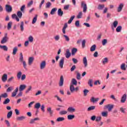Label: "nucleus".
<instances>
[{"instance_id": "obj_1", "label": "nucleus", "mask_w": 127, "mask_h": 127, "mask_svg": "<svg viewBox=\"0 0 127 127\" xmlns=\"http://www.w3.org/2000/svg\"><path fill=\"white\" fill-rule=\"evenodd\" d=\"M69 90L71 93H74V92H78L79 91V87H76L75 88V86L73 85H70L69 87Z\"/></svg>"}, {"instance_id": "obj_2", "label": "nucleus", "mask_w": 127, "mask_h": 127, "mask_svg": "<svg viewBox=\"0 0 127 127\" xmlns=\"http://www.w3.org/2000/svg\"><path fill=\"white\" fill-rule=\"evenodd\" d=\"M45 67H46V61H43L40 64V70H43L45 69Z\"/></svg>"}, {"instance_id": "obj_3", "label": "nucleus", "mask_w": 127, "mask_h": 127, "mask_svg": "<svg viewBox=\"0 0 127 127\" xmlns=\"http://www.w3.org/2000/svg\"><path fill=\"white\" fill-rule=\"evenodd\" d=\"M81 7H83V12H87V4H86V2H85V1H81Z\"/></svg>"}, {"instance_id": "obj_4", "label": "nucleus", "mask_w": 127, "mask_h": 127, "mask_svg": "<svg viewBox=\"0 0 127 127\" xmlns=\"http://www.w3.org/2000/svg\"><path fill=\"white\" fill-rule=\"evenodd\" d=\"M126 101H127V93H125L123 95L120 102L122 104H125V103H126Z\"/></svg>"}, {"instance_id": "obj_5", "label": "nucleus", "mask_w": 127, "mask_h": 127, "mask_svg": "<svg viewBox=\"0 0 127 127\" xmlns=\"http://www.w3.org/2000/svg\"><path fill=\"white\" fill-rule=\"evenodd\" d=\"M5 10L7 12H11L12 11V7L10 5H5Z\"/></svg>"}, {"instance_id": "obj_6", "label": "nucleus", "mask_w": 127, "mask_h": 127, "mask_svg": "<svg viewBox=\"0 0 127 127\" xmlns=\"http://www.w3.org/2000/svg\"><path fill=\"white\" fill-rule=\"evenodd\" d=\"M1 81L3 83H5L7 81V74L4 73L1 77Z\"/></svg>"}, {"instance_id": "obj_7", "label": "nucleus", "mask_w": 127, "mask_h": 127, "mask_svg": "<svg viewBox=\"0 0 127 127\" xmlns=\"http://www.w3.org/2000/svg\"><path fill=\"white\" fill-rule=\"evenodd\" d=\"M114 105L113 104H108L105 106L106 109H108V112H111L112 110L114 109Z\"/></svg>"}, {"instance_id": "obj_8", "label": "nucleus", "mask_w": 127, "mask_h": 127, "mask_svg": "<svg viewBox=\"0 0 127 127\" xmlns=\"http://www.w3.org/2000/svg\"><path fill=\"white\" fill-rule=\"evenodd\" d=\"M64 84V78L63 77V75L61 76L60 80L59 83L60 87L63 86V85Z\"/></svg>"}, {"instance_id": "obj_9", "label": "nucleus", "mask_w": 127, "mask_h": 127, "mask_svg": "<svg viewBox=\"0 0 127 127\" xmlns=\"http://www.w3.org/2000/svg\"><path fill=\"white\" fill-rule=\"evenodd\" d=\"M47 111L48 114H49V115L50 116V117H52V116H53V113H54V111L52 110V109L51 108V107H48L47 109Z\"/></svg>"}, {"instance_id": "obj_10", "label": "nucleus", "mask_w": 127, "mask_h": 127, "mask_svg": "<svg viewBox=\"0 0 127 127\" xmlns=\"http://www.w3.org/2000/svg\"><path fill=\"white\" fill-rule=\"evenodd\" d=\"M64 55L65 56V58L67 59L70 58L71 56V53L70 52V50L69 49H66Z\"/></svg>"}, {"instance_id": "obj_11", "label": "nucleus", "mask_w": 127, "mask_h": 127, "mask_svg": "<svg viewBox=\"0 0 127 127\" xmlns=\"http://www.w3.org/2000/svg\"><path fill=\"white\" fill-rule=\"evenodd\" d=\"M64 57H62L60 61L59 66L62 69L63 68V65H64Z\"/></svg>"}, {"instance_id": "obj_12", "label": "nucleus", "mask_w": 127, "mask_h": 127, "mask_svg": "<svg viewBox=\"0 0 127 127\" xmlns=\"http://www.w3.org/2000/svg\"><path fill=\"white\" fill-rule=\"evenodd\" d=\"M83 64L85 67L88 66V60H87V57H84L83 58Z\"/></svg>"}, {"instance_id": "obj_13", "label": "nucleus", "mask_w": 127, "mask_h": 127, "mask_svg": "<svg viewBox=\"0 0 127 127\" xmlns=\"http://www.w3.org/2000/svg\"><path fill=\"white\" fill-rule=\"evenodd\" d=\"M68 113H75L76 109L73 107H69L67 108Z\"/></svg>"}, {"instance_id": "obj_14", "label": "nucleus", "mask_w": 127, "mask_h": 127, "mask_svg": "<svg viewBox=\"0 0 127 127\" xmlns=\"http://www.w3.org/2000/svg\"><path fill=\"white\" fill-rule=\"evenodd\" d=\"M33 61H34V57H30L28 59V65L30 66L33 63Z\"/></svg>"}, {"instance_id": "obj_15", "label": "nucleus", "mask_w": 127, "mask_h": 127, "mask_svg": "<svg viewBox=\"0 0 127 127\" xmlns=\"http://www.w3.org/2000/svg\"><path fill=\"white\" fill-rule=\"evenodd\" d=\"M17 92H18V87H17L15 89L12 93L11 97H14L16 96V94H17Z\"/></svg>"}, {"instance_id": "obj_16", "label": "nucleus", "mask_w": 127, "mask_h": 127, "mask_svg": "<svg viewBox=\"0 0 127 127\" xmlns=\"http://www.w3.org/2000/svg\"><path fill=\"white\" fill-rule=\"evenodd\" d=\"M123 7H124V4L120 3L117 9L118 12H121V11L123 10Z\"/></svg>"}, {"instance_id": "obj_17", "label": "nucleus", "mask_w": 127, "mask_h": 127, "mask_svg": "<svg viewBox=\"0 0 127 127\" xmlns=\"http://www.w3.org/2000/svg\"><path fill=\"white\" fill-rule=\"evenodd\" d=\"M11 17L12 19H16V21H19V18H18L16 14H12Z\"/></svg>"}, {"instance_id": "obj_18", "label": "nucleus", "mask_w": 127, "mask_h": 127, "mask_svg": "<svg viewBox=\"0 0 127 127\" xmlns=\"http://www.w3.org/2000/svg\"><path fill=\"white\" fill-rule=\"evenodd\" d=\"M25 88H26V85H25L24 84L20 85L19 87V91L22 92V91H23V90L25 89Z\"/></svg>"}, {"instance_id": "obj_19", "label": "nucleus", "mask_w": 127, "mask_h": 127, "mask_svg": "<svg viewBox=\"0 0 127 127\" xmlns=\"http://www.w3.org/2000/svg\"><path fill=\"white\" fill-rule=\"evenodd\" d=\"M127 108H124L123 107H121L120 108V111L121 112V113H122V114H126V111Z\"/></svg>"}, {"instance_id": "obj_20", "label": "nucleus", "mask_w": 127, "mask_h": 127, "mask_svg": "<svg viewBox=\"0 0 127 127\" xmlns=\"http://www.w3.org/2000/svg\"><path fill=\"white\" fill-rule=\"evenodd\" d=\"M12 25V22L11 21H9L8 23H7V29L8 30H9L11 29V26Z\"/></svg>"}, {"instance_id": "obj_21", "label": "nucleus", "mask_w": 127, "mask_h": 127, "mask_svg": "<svg viewBox=\"0 0 127 127\" xmlns=\"http://www.w3.org/2000/svg\"><path fill=\"white\" fill-rule=\"evenodd\" d=\"M0 49H2L4 51H7L8 48L5 45L1 46L0 45Z\"/></svg>"}, {"instance_id": "obj_22", "label": "nucleus", "mask_w": 127, "mask_h": 127, "mask_svg": "<svg viewBox=\"0 0 127 127\" xmlns=\"http://www.w3.org/2000/svg\"><path fill=\"white\" fill-rule=\"evenodd\" d=\"M99 100V98H95V97H92L91 99H90V101L91 102H92V103H96V102H98Z\"/></svg>"}, {"instance_id": "obj_23", "label": "nucleus", "mask_w": 127, "mask_h": 127, "mask_svg": "<svg viewBox=\"0 0 127 127\" xmlns=\"http://www.w3.org/2000/svg\"><path fill=\"white\" fill-rule=\"evenodd\" d=\"M105 7V4H99L98 6V9H99V10H103V9H104Z\"/></svg>"}, {"instance_id": "obj_24", "label": "nucleus", "mask_w": 127, "mask_h": 127, "mask_svg": "<svg viewBox=\"0 0 127 127\" xmlns=\"http://www.w3.org/2000/svg\"><path fill=\"white\" fill-rule=\"evenodd\" d=\"M63 11H62V10L61 9V8H60L58 9V15L59 16H63Z\"/></svg>"}, {"instance_id": "obj_25", "label": "nucleus", "mask_w": 127, "mask_h": 127, "mask_svg": "<svg viewBox=\"0 0 127 127\" xmlns=\"http://www.w3.org/2000/svg\"><path fill=\"white\" fill-rule=\"evenodd\" d=\"M7 40H8V38L3 37L1 41V44H4V43H6Z\"/></svg>"}, {"instance_id": "obj_26", "label": "nucleus", "mask_w": 127, "mask_h": 127, "mask_svg": "<svg viewBox=\"0 0 127 127\" xmlns=\"http://www.w3.org/2000/svg\"><path fill=\"white\" fill-rule=\"evenodd\" d=\"M96 109V106H91L88 108L87 112H90V111H94Z\"/></svg>"}, {"instance_id": "obj_27", "label": "nucleus", "mask_w": 127, "mask_h": 127, "mask_svg": "<svg viewBox=\"0 0 127 127\" xmlns=\"http://www.w3.org/2000/svg\"><path fill=\"white\" fill-rule=\"evenodd\" d=\"M24 22L23 21L21 22L20 27L21 29V31H23L24 30Z\"/></svg>"}, {"instance_id": "obj_28", "label": "nucleus", "mask_w": 127, "mask_h": 127, "mask_svg": "<svg viewBox=\"0 0 127 127\" xmlns=\"http://www.w3.org/2000/svg\"><path fill=\"white\" fill-rule=\"evenodd\" d=\"M70 85H73V86H77V80L75 78H73L71 80V84Z\"/></svg>"}, {"instance_id": "obj_29", "label": "nucleus", "mask_w": 127, "mask_h": 127, "mask_svg": "<svg viewBox=\"0 0 127 127\" xmlns=\"http://www.w3.org/2000/svg\"><path fill=\"white\" fill-rule=\"evenodd\" d=\"M64 121H65V118L64 117H59L57 119L56 122H63Z\"/></svg>"}, {"instance_id": "obj_30", "label": "nucleus", "mask_w": 127, "mask_h": 127, "mask_svg": "<svg viewBox=\"0 0 127 127\" xmlns=\"http://www.w3.org/2000/svg\"><path fill=\"white\" fill-rule=\"evenodd\" d=\"M96 48H97V46L96 45H93L90 47V51L91 52H93L96 50Z\"/></svg>"}, {"instance_id": "obj_31", "label": "nucleus", "mask_w": 127, "mask_h": 127, "mask_svg": "<svg viewBox=\"0 0 127 127\" xmlns=\"http://www.w3.org/2000/svg\"><path fill=\"white\" fill-rule=\"evenodd\" d=\"M75 18V15L71 16L69 19V20L68 21L67 23L68 24H71L72 23V21H73V20Z\"/></svg>"}, {"instance_id": "obj_32", "label": "nucleus", "mask_w": 127, "mask_h": 127, "mask_svg": "<svg viewBox=\"0 0 127 127\" xmlns=\"http://www.w3.org/2000/svg\"><path fill=\"white\" fill-rule=\"evenodd\" d=\"M121 69L124 71H126L127 70V68H126V64L123 63L121 64Z\"/></svg>"}, {"instance_id": "obj_33", "label": "nucleus", "mask_w": 127, "mask_h": 127, "mask_svg": "<svg viewBox=\"0 0 127 127\" xmlns=\"http://www.w3.org/2000/svg\"><path fill=\"white\" fill-rule=\"evenodd\" d=\"M22 75V72L21 71H19L17 73V78L18 80H19L21 78V75Z\"/></svg>"}, {"instance_id": "obj_34", "label": "nucleus", "mask_w": 127, "mask_h": 127, "mask_svg": "<svg viewBox=\"0 0 127 127\" xmlns=\"http://www.w3.org/2000/svg\"><path fill=\"white\" fill-rule=\"evenodd\" d=\"M63 36L64 38L65 41L67 42H69L70 41V38H69L68 36L66 35H63Z\"/></svg>"}, {"instance_id": "obj_35", "label": "nucleus", "mask_w": 127, "mask_h": 127, "mask_svg": "<svg viewBox=\"0 0 127 127\" xmlns=\"http://www.w3.org/2000/svg\"><path fill=\"white\" fill-rule=\"evenodd\" d=\"M75 118V115H68L67 116V120H73V119Z\"/></svg>"}, {"instance_id": "obj_36", "label": "nucleus", "mask_w": 127, "mask_h": 127, "mask_svg": "<svg viewBox=\"0 0 127 127\" xmlns=\"http://www.w3.org/2000/svg\"><path fill=\"white\" fill-rule=\"evenodd\" d=\"M9 102H10V100H9L8 98H6L5 99V100L3 102V105H7V104L9 103Z\"/></svg>"}, {"instance_id": "obj_37", "label": "nucleus", "mask_w": 127, "mask_h": 127, "mask_svg": "<svg viewBox=\"0 0 127 127\" xmlns=\"http://www.w3.org/2000/svg\"><path fill=\"white\" fill-rule=\"evenodd\" d=\"M52 5V3L51 2L48 1L46 4V8H50V6Z\"/></svg>"}, {"instance_id": "obj_38", "label": "nucleus", "mask_w": 127, "mask_h": 127, "mask_svg": "<svg viewBox=\"0 0 127 127\" xmlns=\"http://www.w3.org/2000/svg\"><path fill=\"white\" fill-rule=\"evenodd\" d=\"M12 116V111H10L7 114V119H10V118H11Z\"/></svg>"}, {"instance_id": "obj_39", "label": "nucleus", "mask_w": 127, "mask_h": 127, "mask_svg": "<svg viewBox=\"0 0 127 127\" xmlns=\"http://www.w3.org/2000/svg\"><path fill=\"white\" fill-rule=\"evenodd\" d=\"M82 16H83V12H82V11H80L78 13L76 17L78 19H80V18H82Z\"/></svg>"}, {"instance_id": "obj_40", "label": "nucleus", "mask_w": 127, "mask_h": 127, "mask_svg": "<svg viewBox=\"0 0 127 127\" xmlns=\"http://www.w3.org/2000/svg\"><path fill=\"white\" fill-rule=\"evenodd\" d=\"M16 52H17V47H15L13 49L12 55H15L16 54Z\"/></svg>"}, {"instance_id": "obj_41", "label": "nucleus", "mask_w": 127, "mask_h": 127, "mask_svg": "<svg viewBox=\"0 0 127 127\" xmlns=\"http://www.w3.org/2000/svg\"><path fill=\"white\" fill-rule=\"evenodd\" d=\"M17 16L19 17V18H21V17H22V12H21V11H18L17 12Z\"/></svg>"}, {"instance_id": "obj_42", "label": "nucleus", "mask_w": 127, "mask_h": 127, "mask_svg": "<svg viewBox=\"0 0 127 127\" xmlns=\"http://www.w3.org/2000/svg\"><path fill=\"white\" fill-rule=\"evenodd\" d=\"M109 60L107 58H105L103 60H102V63L103 65H105V64H107V63L108 62Z\"/></svg>"}, {"instance_id": "obj_43", "label": "nucleus", "mask_w": 127, "mask_h": 127, "mask_svg": "<svg viewBox=\"0 0 127 127\" xmlns=\"http://www.w3.org/2000/svg\"><path fill=\"white\" fill-rule=\"evenodd\" d=\"M28 41L29 42H30V43H32V42H33V37L32 36H29L28 38Z\"/></svg>"}, {"instance_id": "obj_44", "label": "nucleus", "mask_w": 127, "mask_h": 127, "mask_svg": "<svg viewBox=\"0 0 127 127\" xmlns=\"http://www.w3.org/2000/svg\"><path fill=\"white\" fill-rule=\"evenodd\" d=\"M77 50L76 48H73L71 50V55L74 56L75 54L77 53Z\"/></svg>"}, {"instance_id": "obj_45", "label": "nucleus", "mask_w": 127, "mask_h": 127, "mask_svg": "<svg viewBox=\"0 0 127 127\" xmlns=\"http://www.w3.org/2000/svg\"><path fill=\"white\" fill-rule=\"evenodd\" d=\"M19 60L20 62H23V61H23V55L21 53L20 54V57H19Z\"/></svg>"}, {"instance_id": "obj_46", "label": "nucleus", "mask_w": 127, "mask_h": 127, "mask_svg": "<svg viewBox=\"0 0 127 127\" xmlns=\"http://www.w3.org/2000/svg\"><path fill=\"white\" fill-rule=\"evenodd\" d=\"M101 115L102 116V117H108V112L107 111L102 112L101 113Z\"/></svg>"}, {"instance_id": "obj_47", "label": "nucleus", "mask_w": 127, "mask_h": 127, "mask_svg": "<svg viewBox=\"0 0 127 127\" xmlns=\"http://www.w3.org/2000/svg\"><path fill=\"white\" fill-rule=\"evenodd\" d=\"M57 11V8H53L51 11V14L53 15V14H54L55 13L56 11Z\"/></svg>"}, {"instance_id": "obj_48", "label": "nucleus", "mask_w": 127, "mask_h": 127, "mask_svg": "<svg viewBox=\"0 0 127 127\" xmlns=\"http://www.w3.org/2000/svg\"><path fill=\"white\" fill-rule=\"evenodd\" d=\"M36 21H37V15H36L33 18L32 22V24H34Z\"/></svg>"}, {"instance_id": "obj_49", "label": "nucleus", "mask_w": 127, "mask_h": 127, "mask_svg": "<svg viewBox=\"0 0 127 127\" xmlns=\"http://www.w3.org/2000/svg\"><path fill=\"white\" fill-rule=\"evenodd\" d=\"M13 90V87L12 86L9 87L6 90V93H9V92H11Z\"/></svg>"}, {"instance_id": "obj_50", "label": "nucleus", "mask_w": 127, "mask_h": 127, "mask_svg": "<svg viewBox=\"0 0 127 127\" xmlns=\"http://www.w3.org/2000/svg\"><path fill=\"white\" fill-rule=\"evenodd\" d=\"M35 121H39V118H35L34 119H31L30 121V124H34V123H35Z\"/></svg>"}, {"instance_id": "obj_51", "label": "nucleus", "mask_w": 127, "mask_h": 127, "mask_svg": "<svg viewBox=\"0 0 127 127\" xmlns=\"http://www.w3.org/2000/svg\"><path fill=\"white\" fill-rule=\"evenodd\" d=\"M25 119V117L20 116L17 118V121H23V120Z\"/></svg>"}, {"instance_id": "obj_52", "label": "nucleus", "mask_w": 127, "mask_h": 127, "mask_svg": "<svg viewBox=\"0 0 127 127\" xmlns=\"http://www.w3.org/2000/svg\"><path fill=\"white\" fill-rule=\"evenodd\" d=\"M32 4H33V0H31L29 2H28L27 6V7H30Z\"/></svg>"}, {"instance_id": "obj_53", "label": "nucleus", "mask_w": 127, "mask_h": 127, "mask_svg": "<svg viewBox=\"0 0 127 127\" xmlns=\"http://www.w3.org/2000/svg\"><path fill=\"white\" fill-rule=\"evenodd\" d=\"M40 107H41V104H40V103H37L35 105V109H39V108H40Z\"/></svg>"}, {"instance_id": "obj_54", "label": "nucleus", "mask_w": 127, "mask_h": 127, "mask_svg": "<svg viewBox=\"0 0 127 127\" xmlns=\"http://www.w3.org/2000/svg\"><path fill=\"white\" fill-rule=\"evenodd\" d=\"M54 38L56 41H59V39H60V35H57L56 36L54 37Z\"/></svg>"}, {"instance_id": "obj_55", "label": "nucleus", "mask_w": 127, "mask_h": 127, "mask_svg": "<svg viewBox=\"0 0 127 127\" xmlns=\"http://www.w3.org/2000/svg\"><path fill=\"white\" fill-rule=\"evenodd\" d=\"M102 45H103V46H105V45H106V44L108 43V40L106 39H103L102 41Z\"/></svg>"}, {"instance_id": "obj_56", "label": "nucleus", "mask_w": 127, "mask_h": 127, "mask_svg": "<svg viewBox=\"0 0 127 127\" xmlns=\"http://www.w3.org/2000/svg\"><path fill=\"white\" fill-rule=\"evenodd\" d=\"M1 97V98H4V99H5V98H7V93H4L2 94H1V95L0 96Z\"/></svg>"}, {"instance_id": "obj_57", "label": "nucleus", "mask_w": 127, "mask_h": 127, "mask_svg": "<svg viewBox=\"0 0 127 127\" xmlns=\"http://www.w3.org/2000/svg\"><path fill=\"white\" fill-rule=\"evenodd\" d=\"M68 113V111H65V110H63V111H61V112H60V115H66Z\"/></svg>"}, {"instance_id": "obj_58", "label": "nucleus", "mask_w": 127, "mask_h": 127, "mask_svg": "<svg viewBox=\"0 0 127 127\" xmlns=\"http://www.w3.org/2000/svg\"><path fill=\"white\" fill-rule=\"evenodd\" d=\"M119 24V22L118 21H114L113 22V26L115 28L118 26V25Z\"/></svg>"}, {"instance_id": "obj_59", "label": "nucleus", "mask_w": 127, "mask_h": 127, "mask_svg": "<svg viewBox=\"0 0 127 127\" xmlns=\"http://www.w3.org/2000/svg\"><path fill=\"white\" fill-rule=\"evenodd\" d=\"M23 63V66L24 67V69H25V70H27V67H26L27 65H26V62H25V61H23L22 62Z\"/></svg>"}, {"instance_id": "obj_60", "label": "nucleus", "mask_w": 127, "mask_h": 127, "mask_svg": "<svg viewBox=\"0 0 127 127\" xmlns=\"http://www.w3.org/2000/svg\"><path fill=\"white\" fill-rule=\"evenodd\" d=\"M92 83H93V79H89L88 84L90 87H93V84Z\"/></svg>"}, {"instance_id": "obj_61", "label": "nucleus", "mask_w": 127, "mask_h": 127, "mask_svg": "<svg viewBox=\"0 0 127 127\" xmlns=\"http://www.w3.org/2000/svg\"><path fill=\"white\" fill-rule=\"evenodd\" d=\"M110 98L111 99H112V100H114V101H115V102H118V99L116 98V97H115V95H111L110 96Z\"/></svg>"}, {"instance_id": "obj_62", "label": "nucleus", "mask_w": 127, "mask_h": 127, "mask_svg": "<svg viewBox=\"0 0 127 127\" xmlns=\"http://www.w3.org/2000/svg\"><path fill=\"white\" fill-rule=\"evenodd\" d=\"M122 27L121 26L117 27V28H116L117 32H121V31L122 30Z\"/></svg>"}, {"instance_id": "obj_63", "label": "nucleus", "mask_w": 127, "mask_h": 127, "mask_svg": "<svg viewBox=\"0 0 127 127\" xmlns=\"http://www.w3.org/2000/svg\"><path fill=\"white\" fill-rule=\"evenodd\" d=\"M75 25L76 27H79L80 26V21H76L75 22Z\"/></svg>"}, {"instance_id": "obj_64", "label": "nucleus", "mask_w": 127, "mask_h": 127, "mask_svg": "<svg viewBox=\"0 0 127 127\" xmlns=\"http://www.w3.org/2000/svg\"><path fill=\"white\" fill-rule=\"evenodd\" d=\"M88 92H89V90L88 89H84L83 90V94H84V96L85 97H86V96H87V95H88Z\"/></svg>"}]
</instances>
